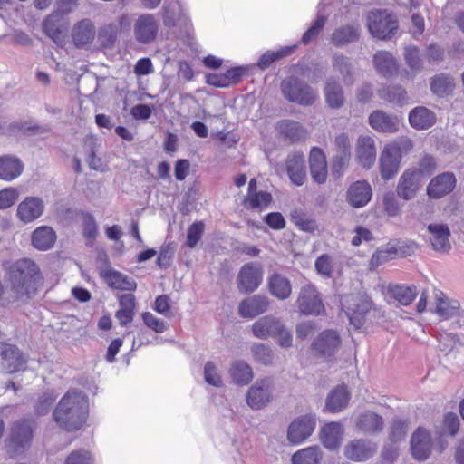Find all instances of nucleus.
Returning <instances> with one entry per match:
<instances>
[{"instance_id":"6e6552de","label":"nucleus","mask_w":464,"mask_h":464,"mask_svg":"<svg viewBox=\"0 0 464 464\" xmlns=\"http://www.w3.org/2000/svg\"><path fill=\"white\" fill-rule=\"evenodd\" d=\"M274 383L270 378L256 380L248 389L246 404L255 411L262 410L273 401Z\"/></svg>"},{"instance_id":"3c124183","label":"nucleus","mask_w":464,"mask_h":464,"mask_svg":"<svg viewBox=\"0 0 464 464\" xmlns=\"http://www.w3.org/2000/svg\"><path fill=\"white\" fill-rule=\"evenodd\" d=\"M333 66L342 74L345 84H353V64L347 57L335 53L333 57Z\"/></svg>"},{"instance_id":"4d7b16f0","label":"nucleus","mask_w":464,"mask_h":464,"mask_svg":"<svg viewBox=\"0 0 464 464\" xmlns=\"http://www.w3.org/2000/svg\"><path fill=\"white\" fill-rule=\"evenodd\" d=\"M272 201V196L266 191H258L255 194L247 195L245 199L246 208L262 209L266 208Z\"/></svg>"},{"instance_id":"a18cd8bd","label":"nucleus","mask_w":464,"mask_h":464,"mask_svg":"<svg viewBox=\"0 0 464 464\" xmlns=\"http://www.w3.org/2000/svg\"><path fill=\"white\" fill-rule=\"evenodd\" d=\"M388 292L390 296L401 305L410 304L417 295L415 286H407L404 285H391Z\"/></svg>"},{"instance_id":"13d9d810","label":"nucleus","mask_w":464,"mask_h":464,"mask_svg":"<svg viewBox=\"0 0 464 464\" xmlns=\"http://www.w3.org/2000/svg\"><path fill=\"white\" fill-rule=\"evenodd\" d=\"M204 380L211 386L219 388L223 385V380L219 369L213 362H207L204 366Z\"/></svg>"},{"instance_id":"680f3d73","label":"nucleus","mask_w":464,"mask_h":464,"mask_svg":"<svg viewBox=\"0 0 464 464\" xmlns=\"http://www.w3.org/2000/svg\"><path fill=\"white\" fill-rule=\"evenodd\" d=\"M314 266L319 275L330 278L334 272V259L330 255L323 254L316 258Z\"/></svg>"},{"instance_id":"5fc2aeb1","label":"nucleus","mask_w":464,"mask_h":464,"mask_svg":"<svg viewBox=\"0 0 464 464\" xmlns=\"http://www.w3.org/2000/svg\"><path fill=\"white\" fill-rule=\"evenodd\" d=\"M97 234L98 226L93 216L85 214L82 219V235L88 246H93Z\"/></svg>"},{"instance_id":"0e129e2a","label":"nucleus","mask_w":464,"mask_h":464,"mask_svg":"<svg viewBox=\"0 0 464 464\" xmlns=\"http://www.w3.org/2000/svg\"><path fill=\"white\" fill-rule=\"evenodd\" d=\"M404 56L408 66L414 72V73L421 70L422 61L420 57V51L417 47H406Z\"/></svg>"},{"instance_id":"a878e982","label":"nucleus","mask_w":464,"mask_h":464,"mask_svg":"<svg viewBox=\"0 0 464 464\" xmlns=\"http://www.w3.org/2000/svg\"><path fill=\"white\" fill-rule=\"evenodd\" d=\"M286 170L290 180L296 186H302L306 179V169L303 153L295 152L288 156Z\"/></svg>"},{"instance_id":"473e14b6","label":"nucleus","mask_w":464,"mask_h":464,"mask_svg":"<svg viewBox=\"0 0 464 464\" xmlns=\"http://www.w3.org/2000/svg\"><path fill=\"white\" fill-rule=\"evenodd\" d=\"M32 245L40 251L52 248L56 241V233L49 226H40L32 233Z\"/></svg>"},{"instance_id":"69168bd1","label":"nucleus","mask_w":464,"mask_h":464,"mask_svg":"<svg viewBox=\"0 0 464 464\" xmlns=\"http://www.w3.org/2000/svg\"><path fill=\"white\" fill-rule=\"evenodd\" d=\"M144 324L156 333L161 334L168 329V324L156 317L150 312H144L141 314Z\"/></svg>"},{"instance_id":"774afa93","label":"nucleus","mask_w":464,"mask_h":464,"mask_svg":"<svg viewBox=\"0 0 464 464\" xmlns=\"http://www.w3.org/2000/svg\"><path fill=\"white\" fill-rule=\"evenodd\" d=\"M57 395L53 391L45 392L38 400L35 411L39 415L45 414L54 402Z\"/></svg>"},{"instance_id":"4c0bfd02","label":"nucleus","mask_w":464,"mask_h":464,"mask_svg":"<svg viewBox=\"0 0 464 464\" xmlns=\"http://www.w3.org/2000/svg\"><path fill=\"white\" fill-rule=\"evenodd\" d=\"M382 417L373 411H365L362 413L356 421V427L367 434L380 432L383 429Z\"/></svg>"},{"instance_id":"864d4df0","label":"nucleus","mask_w":464,"mask_h":464,"mask_svg":"<svg viewBox=\"0 0 464 464\" xmlns=\"http://www.w3.org/2000/svg\"><path fill=\"white\" fill-rule=\"evenodd\" d=\"M278 130L292 140H297L305 134L300 123L292 120H283L277 124Z\"/></svg>"},{"instance_id":"f3484780","label":"nucleus","mask_w":464,"mask_h":464,"mask_svg":"<svg viewBox=\"0 0 464 464\" xmlns=\"http://www.w3.org/2000/svg\"><path fill=\"white\" fill-rule=\"evenodd\" d=\"M377 149L373 137L360 135L355 143V160L363 169H371L376 160Z\"/></svg>"},{"instance_id":"e2e57ef3","label":"nucleus","mask_w":464,"mask_h":464,"mask_svg":"<svg viewBox=\"0 0 464 464\" xmlns=\"http://www.w3.org/2000/svg\"><path fill=\"white\" fill-rule=\"evenodd\" d=\"M64 464H94V457L89 450H78L66 458Z\"/></svg>"},{"instance_id":"a211bd4d","label":"nucleus","mask_w":464,"mask_h":464,"mask_svg":"<svg viewBox=\"0 0 464 464\" xmlns=\"http://www.w3.org/2000/svg\"><path fill=\"white\" fill-rule=\"evenodd\" d=\"M377 448V444L370 440L356 439L344 447L343 454L350 460L362 462L373 457Z\"/></svg>"},{"instance_id":"c756f323","label":"nucleus","mask_w":464,"mask_h":464,"mask_svg":"<svg viewBox=\"0 0 464 464\" xmlns=\"http://www.w3.org/2000/svg\"><path fill=\"white\" fill-rule=\"evenodd\" d=\"M370 126L379 132L393 133L398 130V119L382 111H374L369 116Z\"/></svg>"},{"instance_id":"7ed1b4c3","label":"nucleus","mask_w":464,"mask_h":464,"mask_svg":"<svg viewBox=\"0 0 464 464\" xmlns=\"http://www.w3.org/2000/svg\"><path fill=\"white\" fill-rule=\"evenodd\" d=\"M34 425L28 420L14 421L5 440V450L9 457L16 458L27 451L33 441Z\"/></svg>"},{"instance_id":"20e7f679","label":"nucleus","mask_w":464,"mask_h":464,"mask_svg":"<svg viewBox=\"0 0 464 464\" xmlns=\"http://www.w3.org/2000/svg\"><path fill=\"white\" fill-rule=\"evenodd\" d=\"M341 305L350 324L355 329H360L365 322V315L371 309L372 303L367 295L357 294L343 296Z\"/></svg>"},{"instance_id":"f704fd0d","label":"nucleus","mask_w":464,"mask_h":464,"mask_svg":"<svg viewBox=\"0 0 464 464\" xmlns=\"http://www.w3.org/2000/svg\"><path fill=\"white\" fill-rule=\"evenodd\" d=\"M351 395L345 385L337 386L327 396L325 408L332 413L339 412L345 409L349 403Z\"/></svg>"},{"instance_id":"79ce46f5","label":"nucleus","mask_w":464,"mask_h":464,"mask_svg":"<svg viewBox=\"0 0 464 464\" xmlns=\"http://www.w3.org/2000/svg\"><path fill=\"white\" fill-rule=\"evenodd\" d=\"M459 309V303L448 299L442 293L436 295L434 312L442 319H449L456 315Z\"/></svg>"},{"instance_id":"0eeeda50","label":"nucleus","mask_w":464,"mask_h":464,"mask_svg":"<svg viewBox=\"0 0 464 464\" xmlns=\"http://www.w3.org/2000/svg\"><path fill=\"white\" fill-rule=\"evenodd\" d=\"M159 31V19L153 14H139L133 22V37L139 44L150 45L154 43L158 37Z\"/></svg>"},{"instance_id":"37998d69","label":"nucleus","mask_w":464,"mask_h":464,"mask_svg":"<svg viewBox=\"0 0 464 464\" xmlns=\"http://www.w3.org/2000/svg\"><path fill=\"white\" fill-rule=\"evenodd\" d=\"M120 308L116 317L121 325L130 324L134 315L135 297L131 294L122 295L119 301Z\"/></svg>"},{"instance_id":"49530a36","label":"nucleus","mask_w":464,"mask_h":464,"mask_svg":"<svg viewBox=\"0 0 464 464\" xmlns=\"http://www.w3.org/2000/svg\"><path fill=\"white\" fill-rule=\"evenodd\" d=\"M454 86V78L444 73L434 76L430 82V89L432 92L440 97L447 96L451 93Z\"/></svg>"},{"instance_id":"bf43d9fd","label":"nucleus","mask_w":464,"mask_h":464,"mask_svg":"<svg viewBox=\"0 0 464 464\" xmlns=\"http://www.w3.org/2000/svg\"><path fill=\"white\" fill-rule=\"evenodd\" d=\"M119 34V26L115 23H111L109 24L104 25L100 33L99 39L102 44L106 47H111L114 44L118 38Z\"/></svg>"},{"instance_id":"5701e85b","label":"nucleus","mask_w":464,"mask_h":464,"mask_svg":"<svg viewBox=\"0 0 464 464\" xmlns=\"http://www.w3.org/2000/svg\"><path fill=\"white\" fill-rule=\"evenodd\" d=\"M343 433L344 428L342 423L329 422L321 429L320 440L327 450H336L342 444Z\"/></svg>"},{"instance_id":"412c9836","label":"nucleus","mask_w":464,"mask_h":464,"mask_svg":"<svg viewBox=\"0 0 464 464\" xmlns=\"http://www.w3.org/2000/svg\"><path fill=\"white\" fill-rule=\"evenodd\" d=\"M456 186V178L451 172H444L433 178L427 188V194L432 198H440L450 193Z\"/></svg>"},{"instance_id":"c85d7f7f","label":"nucleus","mask_w":464,"mask_h":464,"mask_svg":"<svg viewBox=\"0 0 464 464\" xmlns=\"http://www.w3.org/2000/svg\"><path fill=\"white\" fill-rule=\"evenodd\" d=\"M101 276L111 288L132 291L137 286L136 282L131 277L111 268L103 269Z\"/></svg>"},{"instance_id":"e433bc0d","label":"nucleus","mask_w":464,"mask_h":464,"mask_svg":"<svg viewBox=\"0 0 464 464\" xmlns=\"http://www.w3.org/2000/svg\"><path fill=\"white\" fill-rule=\"evenodd\" d=\"M409 121L411 127L417 130H427L436 121L433 111L426 107H416L409 113Z\"/></svg>"},{"instance_id":"2eb2a0df","label":"nucleus","mask_w":464,"mask_h":464,"mask_svg":"<svg viewBox=\"0 0 464 464\" xmlns=\"http://www.w3.org/2000/svg\"><path fill=\"white\" fill-rule=\"evenodd\" d=\"M372 198V188L367 180H357L350 184L345 192V201L353 208L368 205Z\"/></svg>"},{"instance_id":"aec40b11","label":"nucleus","mask_w":464,"mask_h":464,"mask_svg":"<svg viewBox=\"0 0 464 464\" xmlns=\"http://www.w3.org/2000/svg\"><path fill=\"white\" fill-rule=\"evenodd\" d=\"M432 440L430 433L424 428H418L411 439V450L413 458L423 461L431 453Z\"/></svg>"},{"instance_id":"a19ab883","label":"nucleus","mask_w":464,"mask_h":464,"mask_svg":"<svg viewBox=\"0 0 464 464\" xmlns=\"http://www.w3.org/2000/svg\"><path fill=\"white\" fill-rule=\"evenodd\" d=\"M270 293L280 300L287 299L292 293L289 279L280 274H273L268 280Z\"/></svg>"},{"instance_id":"58836bf2","label":"nucleus","mask_w":464,"mask_h":464,"mask_svg":"<svg viewBox=\"0 0 464 464\" xmlns=\"http://www.w3.org/2000/svg\"><path fill=\"white\" fill-rule=\"evenodd\" d=\"M325 102L332 109H339L344 103L343 91L340 83L333 79L328 78L324 89Z\"/></svg>"},{"instance_id":"ddd939ff","label":"nucleus","mask_w":464,"mask_h":464,"mask_svg":"<svg viewBox=\"0 0 464 464\" xmlns=\"http://www.w3.org/2000/svg\"><path fill=\"white\" fill-rule=\"evenodd\" d=\"M341 339L334 330H324L319 334L311 345L312 352L321 357H331L339 349Z\"/></svg>"},{"instance_id":"c9c22d12","label":"nucleus","mask_w":464,"mask_h":464,"mask_svg":"<svg viewBox=\"0 0 464 464\" xmlns=\"http://www.w3.org/2000/svg\"><path fill=\"white\" fill-rule=\"evenodd\" d=\"M373 64L379 74L391 77L398 71V63L393 55L387 51H379L373 56Z\"/></svg>"},{"instance_id":"b1692460","label":"nucleus","mask_w":464,"mask_h":464,"mask_svg":"<svg viewBox=\"0 0 464 464\" xmlns=\"http://www.w3.org/2000/svg\"><path fill=\"white\" fill-rule=\"evenodd\" d=\"M310 172L312 179L318 184H324L327 179V163L324 151L314 147L309 155Z\"/></svg>"},{"instance_id":"8fccbe9b","label":"nucleus","mask_w":464,"mask_h":464,"mask_svg":"<svg viewBox=\"0 0 464 464\" xmlns=\"http://www.w3.org/2000/svg\"><path fill=\"white\" fill-rule=\"evenodd\" d=\"M295 45L281 47L277 51H267L258 60L257 65L260 69L268 68L275 61L288 56L295 50Z\"/></svg>"},{"instance_id":"39448f33","label":"nucleus","mask_w":464,"mask_h":464,"mask_svg":"<svg viewBox=\"0 0 464 464\" xmlns=\"http://www.w3.org/2000/svg\"><path fill=\"white\" fill-rule=\"evenodd\" d=\"M281 90L286 100L304 106L312 105L317 98L315 91L294 76L282 81Z\"/></svg>"},{"instance_id":"de8ad7c7","label":"nucleus","mask_w":464,"mask_h":464,"mask_svg":"<svg viewBox=\"0 0 464 464\" xmlns=\"http://www.w3.org/2000/svg\"><path fill=\"white\" fill-rule=\"evenodd\" d=\"M317 16L314 24L307 29V31L304 34L302 37V43L304 44H308L312 40H314L323 30L325 22L327 20L328 14L323 10L324 5L320 3L318 5Z\"/></svg>"},{"instance_id":"4468645a","label":"nucleus","mask_w":464,"mask_h":464,"mask_svg":"<svg viewBox=\"0 0 464 464\" xmlns=\"http://www.w3.org/2000/svg\"><path fill=\"white\" fill-rule=\"evenodd\" d=\"M422 181L421 172L416 168L406 169L398 181L396 189L398 196L404 200L415 198Z\"/></svg>"},{"instance_id":"f03ea898","label":"nucleus","mask_w":464,"mask_h":464,"mask_svg":"<svg viewBox=\"0 0 464 464\" xmlns=\"http://www.w3.org/2000/svg\"><path fill=\"white\" fill-rule=\"evenodd\" d=\"M88 414V397L82 392L72 390L60 400L53 415L61 428L73 430L80 429L85 423Z\"/></svg>"},{"instance_id":"9b49d317","label":"nucleus","mask_w":464,"mask_h":464,"mask_svg":"<svg viewBox=\"0 0 464 464\" xmlns=\"http://www.w3.org/2000/svg\"><path fill=\"white\" fill-rule=\"evenodd\" d=\"M263 279V269L259 264L247 263L239 270L237 276V287L240 292L252 293L258 288Z\"/></svg>"},{"instance_id":"6ab92c4d","label":"nucleus","mask_w":464,"mask_h":464,"mask_svg":"<svg viewBox=\"0 0 464 464\" xmlns=\"http://www.w3.org/2000/svg\"><path fill=\"white\" fill-rule=\"evenodd\" d=\"M27 360L20 350L11 344L4 346L1 352V370L6 373H13L25 369Z\"/></svg>"},{"instance_id":"09e8293b","label":"nucleus","mask_w":464,"mask_h":464,"mask_svg":"<svg viewBox=\"0 0 464 464\" xmlns=\"http://www.w3.org/2000/svg\"><path fill=\"white\" fill-rule=\"evenodd\" d=\"M378 95L381 99L400 106L406 104L408 102L407 92L401 86L380 89Z\"/></svg>"},{"instance_id":"ea45409f","label":"nucleus","mask_w":464,"mask_h":464,"mask_svg":"<svg viewBox=\"0 0 464 464\" xmlns=\"http://www.w3.org/2000/svg\"><path fill=\"white\" fill-rule=\"evenodd\" d=\"M229 374L233 382L240 386L247 385L254 378L251 366L242 360L232 362Z\"/></svg>"},{"instance_id":"cd10ccee","label":"nucleus","mask_w":464,"mask_h":464,"mask_svg":"<svg viewBox=\"0 0 464 464\" xmlns=\"http://www.w3.org/2000/svg\"><path fill=\"white\" fill-rule=\"evenodd\" d=\"M269 301L262 295H253L239 304V314L244 318H254L268 309Z\"/></svg>"},{"instance_id":"f8f14e48","label":"nucleus","mask_w":464,"mask_h":464,"mask_svg":"<svg viewBox=\"0 0 464 464\" xmlns=\"http://www.w3.org/2000/svg\"><path fill=\"white\" fill-rule=\"evenodd\" d=\"M316 426V417L307 414L295 419L288 427L287 439L292 444H301L312 435Z\"/></svg>"},{"instance_id":"f257e3e1","label":"nucleus","mask_w":464,"mask_h":464,"mask_svg":"<svg viewBox=\"0 0 464 464\" xmlns=\"http://www.w3.org/2000/svg\"><path fill=\"white\" fill-rule=\"evenodd\" d=\"M38 274L36 264L28 258L19 259L6 267L12 301L26 300L35 294Z\"/></svg>"},{"instance_id":"9d476101","label":"nucleus","mask_w":464,"mask_h":464,"mask_svg":"<svg viewBox=\"0 0 464 464\" xmlns=\"http://www.w3.org/2000/svg\"><path fill=\"white\" fill-rule=\"evenodd\" d=\"M401 161V146L391 142L384 146L380 157V174L382 179H393L399 171Z\"/></svg>"},{"instance_id":"dca6fc26","label":"nucleus","mask_w":464,"mask_h":464,"mask_svg":"<svg viewBox=\"0 0 464 464\" xmlns=\"http://www.w3.org/2000/svg\"><path fill=\"white\" fill-rule=\"evenodd\" d=\"M45 204L42 198L30 196L17 206L16 217L24 224H29L42 217Z\"/></svg>"},{"instance_id":"7c9ffc66","label":"nucleus","mask_w":464,"mask_h":464,"mask_svg":"<svg viewBox=\"0 0 464 464\" xmlns=\"http://www.w3.org/2000/svg\"><path fill=\"white\" fill-rule=\"evenodd\" d=\"M24 170V164L20 159L13 155L0 157V179L12 181L18 178Z\"/></svg>"},{"instance_id":"052dcab7","label":"nucleus","mask_w":464,"mask_h":464,"mask_svg":"<svg viewBox=\"0 0 464 464\" xmlns=\"http://www.w3.org/2000/svg\"><path fill=\"white\" fill-rule=\"evenodd\" d=\"M254 358L262 364H270L273 361L274 353L269 345L264 343H254L251 347Z\"/></svg>"},{"instance_id":"393cba45","label":"nucleus","mask_w":464,"mask_h":464,"mask_svg":"<svg viewBox=\"0 0 464 464\" xmlns=\"http://www.w3.org/2000/svg\"><path fill=\"white\" fill-rule=\"evenodd\" d=\"M95 37V27L90 19H82L74 24L72 30V39L78 48L89 45Z\"/></svg>"},{"instance_id":"2f4dec72","label":"nucleus","mask_w":464,"mask_h":464,"mask_svg":"<svg viewBox=\"0 0 464 464\" xmlns=\"http://www.w3.org/2000/svg\"><path fill=\"white\" fill-rule=\"evenodd\" d=\"M163 24L166 27L176 26L177 22L180 20L187 21L186 8L181 0H171L165 3L162 14Z\"/></svg>"},{"instance_id":"4be33fe9","label":"nucleus","mask_w":464,"mask_h":464,"mask_svg":"<svg viewBox=\"0 0 464 464\" xmlns=\"http://www.w3.org/2000/svg\"><path fill=\"white\" fill-rule=\"evenodd\" d=\"M282 321L273 315L259 318L252 325V333L258 339L276 338V333L282 328Z\"/></svg>"},{"instance_id":"72a5a7b5","label":"nucleus","mask_w":464,"mask_h":464,"mask_svg":"<svg viewBox=\"0 0 464 464\" xmlns=\"http://www.w3.org/2000/svg\"><path fill=\"white\" fill-rule=\"evenodd\" d=\"M360 37V26L355 24L336 28L332 36L331 43L335 47H343L356 42Z\"/></svg>"},{"instance_id":"1a4fd4ad","label":"nucleus","mask_w":464,"mask_h":464,"mask_svg":"<svg viewBox=\"0 0 464 464\" xmlns=\"http://www.w3.org/2000/svg\"><path fill=\"white\" fill-rule=\"evenodd\" d=\"M298 311L304 315H320L324 313L321 295L312 284L303 285L297 296Z\"/></svg>"},{"instance_id":"423d86ee","label":"nucleus","mask_w":464,"mask_h":464,"mask_svg":"<svg viewBox=\"0 0 464 464\" xmlns=\"http://www.w3.org/2000/svg\"><path fill=\"white\" fill-rule=\"evenodd\" d=\"M367 26L373 37L386 39L397 30L398 21L386 10H374L367 16Z\"/></svg>"},{"instance_id":"6e6d98bb","label":"nucleus","mask_w":464,"mask_h":464,"mask_svg":"<svg viewBox=\"0 0 464 464\" xmlns=\"http://www.w3.org/2000/svg\"><path fill=\"white\" fill-rule=\"evenodd\" d=\"M34 126H32L30 123L23 122V121H13L10 123L7 122H0V131L3 134L9 136H16L20 133H26L29 131H34Z\"/></svg>"},{"instance_id":"c03bdc74","label":"nucleus","mask_w":464,"mask_h":464,"mask_svg":"<svg viewBox=\"0 0 464 464\" xmlns=\"http://www.w3.org/2000/svg\"><path fill=\"white\" fill-rule=\"evenodd\" d=\"M323 453L318 446H311L297 450L292 456V464H319Z\"/></svg>"},{"instance_id":"603ef678","label":"nucleus","mask_w":464,"mask_h":464,"mask_svg":"<svg viewBox=\"0 0 464 464\" xmlns=\"http://www.w3.org/2000/svg\"><path fill=\"white\" fill-rule=\"evenodd\" d=\"M60 16L55 13L46 17L43 23L44 33L53 40L57 44H62L63 41V32L60 28L58 18Z\"/></svg>"},{"instance_id":"338daca9","label":"nucleus","mask_w":464,"mask_h":464,"mask_svg":"<svg viewBox=\"0 0 464 464\" xmlns=\"http://www.w3.org/2000/svg\"><path fill=\"white\" fill-rule=\"evenodd\" d=\"M204 231V224L203 222H195L193 223L188 230L187 235V245L193 248L201 239L202 234Z\"/></svg>"},{"instance_id":"bb28decb","label":"nucleus","mask_w":464,"mask_h":464,"mask_svg":"<svg viewBox=\"0 0 464 464\" xmlns=\"http://www.w3.org/2000/svg\"><path fill=\"white\" fill-rule=\"evenodd\" d=\"M430 233V241L432 248L440 253H448L451 245L450 242V232L448 226L443 224H430L428 226Z\"/></svg>"}]
</instances>
